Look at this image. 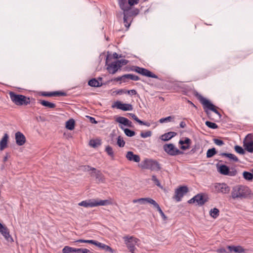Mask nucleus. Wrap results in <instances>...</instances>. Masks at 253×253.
I'll return each mask as SVG.
<instances>
[{"mask_svg":"<svg viewBox=\"0 0 253 253\" xmlns=\"http://www.w3.org/2000/svg\"><path fill=\"white\" fill-rule=\"evenodd\" d=\"M253 196V193L251 189L248 186L244 185H236L232 187L231 191L230 197L234 200H242Z\"/></svg>","mask_w":253,"mask_h":253,"instance_id":"f257e3e1","label":"nucleus"},{"mask_svg":"<svg viewBox=\"0 0 253 253\" xmlns=\"http://www.w3.org/2000/svg\"><path fill=\"white\" fill-rule=\"evenodd\" d=\"M139 0H128L127 2V7L128 9H129V13L126 16L127 19L126 21H125V26L128 29L132 20L133 18L138 14L139 12V10L137 8H132L131 7L135 4H137L139 3ZM128 11V10H127Z\"/></svg>","mask_w":253,"mask_h":253,"instance_id":"f03ea898","label":"nucleus"},{"mask_svg":"<svg viewBox=\"0 0 253 253\" xmlns=\"http://www.w3.org/2000/svg\"><path fill=\"white\" fill-rule=\"evenodd\" d=\"M112 202L109 200L90 199L80 202L79 205L85 208L94 207L100 206H107L111 205Z\"/></svg>","mask_w":253,"mask_h":253,"instance_id":"7ed1b4c3","label":"nucleus"},{"mask_svg":"<svg viewBox=\"0 0 253 253\" xmlns=\"http://www.w3.org/2000/svg\"><path fill=\"white\" fill-rule=\"evenodd\" d=\"M9 94L11 101L16 105H27L30 103V98L24 95L18 94L14 92H10Z\"/></svg>","mask_w":253,"mask_h":253,"instance_id":"20e7f679","label":"nucleus"},{"mask_svg":"<svg viewBox=\"0 0 253 253\" xmlns=\"http://www.w3.org/2000/svg\"><path fill=\"white\" fill-rule=\"evenodd\" d=\"M199 100L200 102L203 104L205 111L210 119H211V113L209 112L208 110H210L213 111L214 113H215L219 116V118H221V115L220 114V113L217 110V107L215 106L213 104H212L209 100H207V99L202 97V96H200Z\"/></svg>","mask_w":253,"mask_h":253,"instance_id":"39448f33","label":"nucleus"},{"mask_svg":"<svg viewBox=\"0 0 253 253\" xmlns=\"http://www.w3.org/2000/svg\"><path fill=\"white\" fill-rule=\"evenodd\" d=\"M141 167L143 169H150L152 171H159L161 169L160 164L156 160L146 159L141 163Z\"/></svg>","mask_w":253,"mask_h":253,"instance_id":"423d86ee","label":"nucleus"},{"mask_svg":"<svg viewBox=\"0 0 253 253\" xmlns=\"http://www.w3.org/2000/svg\"><path fill=\"white\" fill-rule=\"evenodd\" d=\"M124 241L129 252L134 253L135 245H137L139 240L133 236H126L123 237Z\"/></svg>","mask_w":253,"mask_h":253,"instance_id":"0eeeda50","label":"nucleus"},{"mask_svg":"<svg viewBox=\"0 0 253 253\" xmlns=\"http://www.w3.org/2000/svg\"><path fill=\"white\" fill-rule=\"evenodd\" d=\"M163 147L165 151L171 156H175L183 154V152L176 148L173 144H165Z\"/></svg>","mask_w":253,"mask_h":253,"instance_id":"6e6552de","label":"nucleus"},{"mask_svg":"<svg viewBox=\"0 0 253 253\" xmlns=\"http://www.w3.org/2000/svg\"><path fill=\"white\" fill-rule=\"evenodd\" d=\"M213 190L217 193L227 194L230 191V187L225 183H217L214 185Z\"/></svg>","mask_w":253,"mask_h":253,"instance_id":"1a4fd4ad","label":"nucleus"},{"mask_svg":"<svg viewBox=\"0 0 253 253\" xmlns=\"http://www.w3.org/2000/svg\"><path fill=\"white\" fill-rule=\"evenodd\" d=\"M188 191L187 187L185 186H180L178 188L176 189L175 191V195L174 198L176 200L177 202L181 201V198Z\"/></svg>","mask_w":253,"mask_h":253,"instance_id":"9d476101","label":"nucleus"},{"mask_svg":"<svg viewBox=\"0 0 253 253\" xmlns=\"http://www.w3.org/2000/svg\"><path fill=\"white\" fill-rule=\"evenodd\" d=\"M252 134H248L244 140V146L245 149L249 152L253 153V141Z\"/></svg>","mask_w":253,"mask_h":253,"instance_id":"9b49d317","label":"nucleus"},{"mask_svg":"<svg viewBox=\"0 0 253 253\" xmlns=\"http://www.w3.org/2000/svg\"><path fill=\"white\" fill-rule=\"evenodd\" d=\"M133 71L144 76L151 77L155 79L158 78V76L157 75L152 73L151 72L145 68L136 66L135 67V68L133 70Z\"/></svg>","mask_w":253,"mask_h":253,"instance_id":"f8f14e48","label":"nucleus"},{"mask_svg":"<svg viewBox=\"0 0 253 253\" xmlns=\"http://www.w3.org/2000/svg\"><path fill=\"white\" fill-rule=\"evenodd\" d=\"M118 4L120 8L123 11L124 14V23L125 24V21H126V16L129 13V11L127 7L128 0H118Z\"/></svg>","mask_w":253,"mask_h":253,"instance_id":"ddd939ff","label":"nucleus"},{"mask_svg":"<svg viewBox=\"0 0 253 253\" xmlns=\"http://www.w3.org/2000/svg\"><path fill=\"white\" fill-rule=\"evenodd\" d=\"M204 196L202 194H197L194 196L193 198L191 199L188 201L189 204L196 203L197 205L200 206L203 205L207 201Z\"/></svg>","mask_w":253,"mask_h":253,"instance_id":"4468645a","label":"nucleus"},{"mask_svg":"<svg viewBox=\"0 0 253 253\" xmlns=\"http://www.w3.org/2000/svg\"><path fill=\"white\" fill-rule=\"evenodd\" d=\"M218 171L222 174L229 176H234L236 174V170L230 171L229 169L226 165H221L218 168Z\"/></svg>","mask_w":253,"mask_h":253,"instance_id":"2eb2a0df","label":"nucleus"},{"mask_svg":"<svg viewBox=\"0 0 253 253\" xmlns=\"http://www.w3.org/2000/svg\"><path fill=\"white\" fill-rule=\"evenodd\" d=\"M0 232L4 237L7 241L12 242L13 241L12 237L10 235L8 228L0 223Z\"/></svg>","mask_w":253,"mask_h":253,"instance_id":"dca6fc26","label":"nucleus"},{"mask_svg":"<svg viewBox=\"0 0 253 253\" xmlns=\"http://www.w3.org/2000/svg\"><path fill=\"white\" fill-rule=\"evenodd\" d=\"M91 176L95 177L97 182H104L105 178L104 176L101 173V171L95 169V170H93L90 173Z\"/></svg>","mask_w":253,"mask_h":253,"instance_id":"f3484780","label":"nucleus"},{"mask_svg":"<svg viewBox=\"0 0 253 253\" xmlns=\"http://www.w3.org/2000/svg\"><path fill=\"white\" fill-rule=\"evenodd\" d=\"M107 69L110 74H115L119 70L121 69V68L120 65L114 61L108 65Z\"/></svg>","mask_w":253,"mask_h":253,"instance_id":"a211bd4d","label":"nucleus"},{"mask_svg":"<svg viewBox=\"0 0 253 253\" xmlns=\"http://www.w3.org/2000/svg\"><path fill=\"white\" fill-rule=\"evenodd\" d=\"M15 140L16 144L19 146L24 145L26 142V137L20 131L15 133Z\"/></svg>","mask_w":253,"mask_h":253,"instance_id":"6ab92c4d","label":"nucleus"},{"mask_svg":"<svg viewBox=\"0 0 253 253\" xmlns=\"http://www.w3.org/2000/svg\"><path fill=\"white\" fill-rule=\"evenodd\" d=\"M41 95L43 96L51 97V96H65L66 93L62 91H53V92H41Z\"/></svg>","mask_w":253,"mask_h":253,"instance_id":"aec40b11","label":"nucleus"},{"mask_svg":"<svg viewBox=\"0 0 253 253\" xmlns=\"http://www.w3.org/2000/svg\"><path fill=\"white\" fill-rule=\"evenodd\" d=\"M115 106L118 109L123 111H131L133 109L131 105L122 103L120 101H117L116 102Z\"/></svg>","mask_w":253,"mask_h":253,"instance_id":"412c9836","label":"nucleus"},{"mask_svg":"<svg viewBox=\"0 0 253 253\" xmlns=\"http://www.w3.org/2000/svg\"><path fill=\"white\" fill-rule=\"evenodd\" d=\"M126 159L129 161H133L138 163L140 161V158L139 155L134 154L132 151H128L126 156Z\"/></svg>","mask_w":253,"mask_h":253,"instance_id":"4be33fe9","label":"nucleus"},{"mask_svg":"<svg viewBox=\"0 0 253 253\" xmlns=\"http://www.w3.org/2000/svg\"><path fill=\"white\" fill-rule=\"evenodd\" d=\"M191 141L189 138H185L184 140H180L179 143L181 145V149L182 150L188 149L190 147V144H191Z\"/></svg>","mask_w":253,"mask_h":253,"instance_id":"5701e85b","label":"nucleus"},{"mask_svg":"<svg viewBox=\"0 0 253 253\" xmlns=\"http://www.w3.org/2000/svg\"><path fill=\"white\" fill-rule=\"evenodd\" d=\"M177 133L173 131H170L162 135L160 138L162 140L167 141L175 136Z\"/></svg>","mask_w":253,"mask_h":253,"instance_id":"b1692460","label":"nucleus"},{"mask_svg":"<svg viewBox=\"0 0 253 253\" xmlns=\"http://www.w3.org/2000/svg\"><path fill=\"white\" fill-rule=\"evenodd\" d=\"M8 135L5 133L0 141V150L2 151L7 147Z\"/></svg>","mask_w":253,"mask_h":253,"instance_id":"393cba45","label":"nucleus"},{"mask_svg":"<svg viewBox=\"0 0 253 253\" xmlns=\"http://www.w3.org/2000/svg\"><path fill=\"white\" fill-rule=\"evenodd\" d=\"M155 200L150 198H140L138 199H134L132 201L133 203H140L141 204H145L148 203L153 205Z\"/></svg>","mask_w":253,"mask_h":253,"instance_id":"a878e982","label":"nucleus"},{"mask_svg":"<svg viewBox=\"0 0 253 253\" xmlns=\"http://www.w3.org/2000/svg\"><path fill=\"white\" fill-rule=\"evenodd\" d=\"M227 248L229 250V251L230 252L234 251L235 253H244L245 251V249H244V248L242 246H228L227 247Z\"/></svg>","mask_w":253,"mask_h":253,"instance_id":"bb28decb","label":"nucleus"},{"mask_svg":"<svg viewBox=\"0 0 253 253\" xmlns=\"http://www.w3.org/2000/svg\"><path fill=\"white\" fill-rule=\"evenodd\" d=\"M39 102L42 106L48 108H54L56 107L54 103L44 100H39Z\"/></svg>","mask_w":253,"mask_h":253,"instance_id":"cd10ccee","label":"nucleus"},{"mask_svg":"<svg viewBox=\"0 0 253 253\" xmlns=\"http://www.w3.org/2000/svg\"><path fill=\"white\" fill-rule=\"evenodd\" d=\"M94 245L101 248V249H103L104 250H105V251H108V252H111V253H113V250L109 246H107V245H106L104 244H102L101 243H100V242H98L97 241H95V244H94Z\"/></svg>","mask_w":253,"mask_h":253,"instance_id":"c85d7f7f","label":"nucleus"},{"mask_svg":"<svg viewBox=\"0 0 253 253\" xmlns=\"http://www.w3.org/2000/svg\"><path fill=\"white\" fill-rule=\"evenodd\" d=\"M88 84L90 86L92 87H99L102 86V84L100 83L96 79H92L88 81Z\"/></svg>","mask_w":253,"mask_h":253,"instance_id":"c756f323","label":"nucleus"},{"mask_svg":"<svg viewBox=\"0 0 253 253\" xmlns=\"http://www.w3.org/2000/svg\"><path fill=\"white\" fill-rule=\"evenodd\" d=\"M66 127L69 130H73L75 128V121L73 119H70L66 123Z\"/></svg>","mask_w":253,"mask_h":253,"instance_id":"7c9ffc66","label":"nucleus"},{"mask_svg":"<svg viewBox=\"0 0 253 253\" xmlns=\"http://www.w3.org/2000/svg\"><path fill=\"white\" fill-rule=\"evenodd\" d=\"M221 155L222 156H225L235 162H237L239 161L238 158L235 155L232 154L223 153L221 154Z\"/></svg>","mask_w":253,"mask_h":253,"instance_id":"2f4dec72","label":"nucleus"},{"mask_svg":"<svg viewBox=\"0 0 253 253\" xmlns=\"http://www.w3.org/2000/svg\"><path fill=\"white\" fill-rule=\"evenodd\" d=\"M210 214L212 218H216L219 214V211L218 209L214 208L211 210Z\"/></svg>","mask_w":253,"mask_h":253,"instance_id":"473e14b6","label":"nucleus"},{"mask_svg":"<svg viewBox=\"0 0 253 253\" xmlns=\"http://www.w3.org/2000/svg\"><path fill=\"white\" fill-rule=\"evenodd\" d=\"M63 253H76V248H72L66 246L62 250Z\"/></svg>","mask_w":253,"mask_h":253,"instance_id":"72a5a7b5","label":"nucleus"},{"mask_svg":"<svg viewBox=\"0 0 253 253\" xmlns=\"http://www.w3.org/2000/svg\"><path fill=\"white\" fill-rule=\"evenodd\" d=\"M153 206L155 208H156L157 209L158 211L159 212V213H160V214L162 216V217L164 219H166L167 218L166 216L165 215V214H164V212L161 210V209L160 207V206L158 205V204L155 201H154V204H153Z\"/></svg>","mask_w":253,"mask_h":253,"instance_id":"f704fd0d","label":"nucleus"},{"mask_svg":"<svg viewBox=\"0 0 253 253\" xmlns=\"http://www.w3.org/2000/svg\"><path fill=\"white\" fill-rule=\"evenodd\" d=\"M115 121L116 122L125 126L126 123H127L128 119L123 117H118Z\"/></svg>","mask_w":253,"mask_h":253,"instance_id":"c9c22d12","label":"nucleus"},{"mask_svg":"<svg viewBox=\"0 0 253 253\" xmlns=\"http://www.w3.org/2000/svg\"><path fill=\"white\" fill-rule=\"evenodd\" d=\"M105 152L107 153V154L110 156L113 159L114 157V154L113 150L112 148L108 145L105 148Z\"/></svg>","mask_w":253,"mask_h":253,"instance_id":"e433bc0d","label":"nucleus"},{"mask_svg":"<svg viewBox=\"0 0 253 253\" xmlns=\"http://www.w3.org/2000/svg\"><path fill=\"white\" fill-rule=\"evenodd\" d=\"M216 154V151L214 148L210 149L207 151V157L208 158H211V157H213Z\"/></svg>","mask_w":253,"mask_h":253,"instance_id":"4c0bfd02","label":"nucleus"},{"mask_svg":"<svg viewBox=\"0 0 253 253\" xmlns=\"http://www.w3.org/2000/svg\"><path fill=\"white\" fill-rule=\"evenodd\" d=\"M244 178L248 180H251L253 178V174L248 171H244L243 173Z\"/></svg>","mask_w":253,"mask_h":253,"instance_id":"58836bf2","label":"nucleus"},{"mask_svg":"<svg viewBox=\"0 0 253 253\" xmlns=\"http://www.w3.org/2000/svg\"><path fill=\"white\" fill-rule=\"evenodd\" d=\"M101 143L100 141L98 140H91L89 141V145L95 148L98 147V146L100 145Z\"/></svg>","mask_w":253,"mask_h":253,"instance_id":"ea45409f","label":"nucleus"},{"mask_svg":"<svg viewBox=\"0 0 253 253\" xmlns=\"http://www.w3.org/2000/svg\"><path fill=\"white\" fill-rule=\"evenodd\" d=\"M117 145L120 147H123L125 145V142L121 136H118L117 138Z\"/></svg>","mask_w":253,"mask_h":253,"instance_id":"a19ab883","label":"nucleus"},{"mask_svg":"<svg viewBox=\"0 0 253 253\" xmlns=\"http://www.w3.org/2000/svg\"><path fill=\"white\" fill-rule=\"evenodd\" d=\"M129 116L135 121H136L137 123H138L140 125H145V122L141 121L139 120L137 117L133 113H130Z\"/></svg>","mask_w":253,"mask_h":253,"instance_id":"79ce46f5","label":"nucleus"},{"mask_svg":"<svg viewBox=\"0 0 253 253\" xmlns=\"http://www.w3.org/2000/svg\"><path fill=\"white\" fill-rule=\"evenodd\" d=\"M76 243H89L94 245L95 244V241L92 240H83L80 239L76 241Z\"/></svg>","mask_w":253,"mask_h":253,"instance_id":"37998d69","label":"nucleus"},{"mask_svg":"<svg viewBox=\"0 0 253 253\" xmlns=\"http://www.w3.org/2000/svg\"><path fill=\"white\" fill-rule=\"evenodd\" d=\"M125 133L127 136L131 137L135 135V132L133 130H131L128 128L124 129Z\"/></svg>","mask_w":253,"mask_h":253,"instance_id":"c03bdc74","label":"nucleus"},{"mask_svg":"<svg viewBox=\"0 0 253 253\" xmlns=\"http://www.w3.org/2000/svg\"><path fill=\"white\" fill-rule=\"evenodd\" d=\"M205 124L206 126H208L209 127L212 129H215L218 127V126L214 123L211 122L209 121H206Z\"/></svg>","mask_w":253,"mask_h":253,"instance_id":"a18cd8bd","label":"nucleus"},{"mask_svg":"<svg viewBox=\"0 0 253 253\" xmlns=\"http://www.w3.org/2000/svg\"><path fill=\"white\" fill-rule=\"evenodd\" d=\"M117 64H119L120 65V68L126 65L128 63V60L126 59H121V60H118L115 61Z\"/></svg>","mask_w":253,"mask_h":253,"instance_id":"49530a36","label":"nucleus"},{"mask_svg":"<svg viewBox=\"0 0 253 253\" xmlns=\"http://www.w3.org/2000/svg\"><path fill=\"white\" fill-rule=\"evenodd\" d=\"M173 118H174V117H172V116H169L166 118H161L159 120V122L160 123H164L167 122H170L171 120Z\"/></svg>","mask_w":253,"mask_h":253,"instance_id":"de8ad7c7","label":"nucleus"},{"mask_svg":"<svg viewBox=\"0 0 253 253\" xmlns=\"http://www.w3.org/2000/svg\"><path fill=\"white\" fill-rule=\"evenodd\" d=\"M152 180L155 183V184L159 187H162L161 183L158 178L155 175L152 176Z\"/></svg>","mask_w":253,"mask_h":253,"instance_id":"09e8293b","label":"nucleus"},{"mask_svg":"<svg viewBox=\"0 0 253 253\" xmlns=\"http://www.w3.org/2000/svg\"><path fill=\"white\" fill-rule=\"evenodd\" d=\"M235 150L236 152L240 154H244L245 153V151L242 147L240 146L236 145L235 146Z\"/></svg>","mask_w":253,"mask_h":253,"instance_id":"8fccbe9b","label":"nucleus"},{"mask_svg":"<svg viewBox=\"0 0 253 253\" xmlns=\"http://www.w3.org/2000/svg\"><path fill=\"white\" fill-rule=\"evenodd\" d=\"M76 253H92L87 249H76Z\"/></svg>","mask_w":253,"mask_h":253,"instance_id":"3c124183","label":"nucleus"},{"mask_svg":"<svg viewBox=\"0 0 253 253\" xmlns=\"http://www.w3.org/2000/svg\"><path fill=\"white\" fill-rule=\"evenodd\" d=\"M151 134H152L151 131H147L145 132H141L140 133V136L142 138H146V137L151 136Z\"/></svg>","mask_w":253,"mask_h":253,"instance_id":"603ef678","label":"nucleus"},{"mask_svg":"<svg viewBox=\"0 0 253 253\" xmlns=\"http://www.w3.org/2000/svg\"><path fill=\"white\" fill-rule=\"evenodd\" d=\"M129 80L132 81H138L139 80V78L138 76L133 75V74H128Z\"/></svg>","mask_w":253,"mask_h":253,"instance_id":"864d4df0","label":"nucleus"},{"mask_svg":"<svg viewBox=\"0 0 253 253\" xmlns=\"http://www.w3.org/2000/svg\"><path fill=\"white\" fill-rule=\"evenodd\" d=\"M84 170V171H93V170H95V168L91 167L89 166H83Z\"/></svg>","mask_w":253,"mask_h":253,"instance_id":"5fc2aeb1","label":"nucleus"},{"mask_svg":"<svg viewBox=\"0 0 253 253\" xmlns=\"http://www.w3.org/2000/svg\"><path fill=\"white\" fill-rule=\"evenodd\" d=\"M128 80H129L128 74H125L122 76V81L123 82H127L128 81Z\"/></svg>","mask_w":253,"mask_h":253,"instance_id":"6e6d98bb","label":"nucleus"},{"mask_svg":"<svg viewBox=\"0 0 253 253\" xmlns=\"http://www.w3.org/2000/svg\"><path fill=\"white\" fill-rule=\"evenodd\" d=\"M213 141L214 143L218 146H221L224 144V142L222 140L218 139H214Z\"/></svg>","mask_w":253,"mask_h":253,"instance_id":"4d7b16f0","label":"nucleus"},{"mask_svg":"<svg viewBox=\"0 0 253 253\" xmlns=\"http://www.w3.org/2000/svg\"><path fill=\"white\" fill-rule=\"evenodd\" d=\"M126 92L128 94H131L132 95H135L137 93V92L134 89H131L130 90H127Z\"/></svg>","mask_w":253,"mask_h":253,"instance_id":"13d9d810","label":"nucleus"},{"mask_svg":"<svg viewBox=\"0 0 253 253\" xmlns=\"http://www.w3.org/2000/svg\"><path fill=\"white\" fill-rule=\"evenodd\" d=\"M116 92L117 94H121L124 93H126V90H125L124 89H119V90L116 91Z\"/></svg>","mask_w":253,"mask_h":253,"instance_id":"bf43d9fd","label":"nucleus"},{"mask_svg":"<svg viewBox=\"0 0 253 253\" xmlns=\"http://www.w3.org/2000/svg\"><path fill=\"white\" fill-rule=\"evenodd\" d=\"M217 252L219 253H225L226 250L224 248H220L217 250Z\"/></svg>","mask_w":253,"mask_h":253,"instance_id":"052dcab7","label":"nucleus"},{"mask_svg":"<svg viewBox=\"0 0 253 253\" xmlns=\"http://www.w3.org/2000/svg\"><path fill=\"white\" fill-rule=\"evenodd\" d=\"M89 120H90V122L92 123V124H97V122L95 120V119L93 118V117H89Z\"/></svg>","mask_w":253,"mask_h":253,"instance_id":"680f3d73","label":"nucleus"},{"mask_svg":"<svg viewBox=\"0 0 253 253\" xmlns=\"http://www.w3.org/2000/svg\"><path fill=\"white\" fill-rule=\"evenodd\" d=\"M113 56L114 58L115 59H118L119 58H120L121 57V55H119L117 53L115 52L113 54Z\"/></svg>","mask_w":253,"mask_h":253,"instance_id":"e2e57ef3","label":"nucleus"},{"mask_svg":"<svg viewBox=\"0 0 253 253\" xmlns=\"http://www.w3.org/2000/svg\"><path fill=\"white\" fill-rule=\"evenodd\" d=\"M126 126H128V127H131L132 126V123L129 120H128L127 123H126L125 125Z\"/></svg>","mask_w":253,"mask_h":253,"instance_id":"0e129e2a","label":"nucleus"},{"mask_svg":"<svg viewBox=\"0 0 253 253\" xmlns=\"http://www.w3.org/2000/svg\"><path fill=\"white\" fill-rule=\"evenodd\" d=\"M113 81H116V82H118V81H122V76L121 77H118L117 78H114Z\"/></svg>","mask_w":253,"mask_h":253,"instance_id":"69168bd1","label":"nucleus"},{"mask_svg":"<svg viewBox=\"0 0 253 253\" xmlns=\"http://www.w3.org/2000/svg\"><path fill=\"white\" fill-rule=\"evenodd\" d=\"M186 126V124L184 122H181L180 123V127L181 128H184Z\"/></svg>","mask_w":253,"mask_h":253,"instance_id":"338daca9","label":"nucleus"},{"mask_svg":"<svg viewBox=\"0 0 253 253\" xmlns=\"http://www.w3.org/2000/svg\"><path fill=\"white\" fill-rule=\"evenodd\" d=\"M188 102L192 105L194 107L197 108L196 106L190 101H188Z\"/></svg>","mask_w":253,"mask_h":253,"instance_id":"774afa93","label":"nucleus"}]
</instances>
